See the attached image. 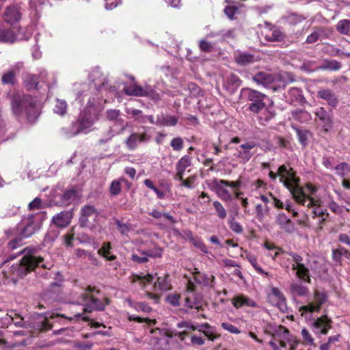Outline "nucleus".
<instances>
[{
	"label": "nucleus",
	"instance_id": "f257e3e1",
	"mask_svg": "<svg viewBox=\"0 0 350 350\" xmlns=\"http://www.w3.org/2000/svg\"><path fill=\"white\" fill-rule=\"evenodd\" d=\"M89 81L90 90H83L81 92H78L77 96V100L80 103L86 102V105L78 120L68 127L62 129L66 137L70 138L80 133H88L94 122L98 120L101 108L96 93L105 88L107 79L99 68H95L89 74Z\"/></svg>",
	"mask_w": 350,
	"mask_h": 350
},
{
	"label": "nucleus",
	"instance_id": "f03ea898",
	"mask_svg": "<svg viewBox=\"0 0 350 350\" xmlns=\"http://www.w3.org/2000/svg\"><path fill=\"white\" fill-rule=\"evenodd\" d=\"M240 97L245 101L250 102L248 110L258 114L260 124H264L274 117L273 107H266L265 100H268V97L265 94L251 88H243L241 91Z\"/></svg>",
	"mask_w": 350,
	"mask_h": 350
},
{
	"label": "nucleus",
	"instance_id": "7ed1b4c3",
	"mask_svg": "<svg viewBox=\"0 0 350 350\" xmlns=\"http://www.w3.org/2000/svg\"><path fill=\"white\" fill-rule=\"evenodd\" d=\"M278 176H280V181L291 193L295 200L301 205L310 206L314 204V200L307 198L302 188L297 185V178L292 168L288 169L284 165L278 167Z\"/></svg>",
	"mask_w": 350,
	"mask_h": 350
},
{
	"label": "nucleus",
	"instance_id": "20e7f679",
	"mask_svg": "<svg viewBox=\"0 0 350 350\" xmlns=\"http://www.w3.org/2000/svg\"><path fill=\"white\" fill-rule=\"evenodd\" d=\"M12 107L16 116L25 115L31 122H34L39 115L35 100L29 95H14L12 100Z\"/></svg>",
	"mask_w": 350,
	"mask_h": 350
},
{
	"label": "nucleus",
	"instance_id": "39448f33",
	"mask_svg": "<svg viewBox=\"0 0 350 350\" xmlns=\"http://www.w3.org/2000/svg\"><path fill=\"white\" fill-rule=\"evenodd\" d=\"M37 252L38 249L34 247H27L18 252V254H23L21 260V271L29 272L36 267H42L46 269L51 268L52 265L50 262H46L44 257L38 255Z\"/></svg>",
	"mask_w": 350,
	"mask_h": 350
},
{
	"label": "nucleus",
	"instance_id": "423d86ee",
	"mask_svg": "<svg viewBox=\"0 0 350 350\" xmlns=\"http://www.w3.org/2000/svg\"><path fill=\"white\" fill-rule=\"evenodd\" d=\"M45 219L46 213L43 211L24 215L17 226L19 235L22 238L31 237L40 229Z\"/></svg>",
	"mask_w": 350,
	"mask_h": 350
},
{
	"label": "nucleus",
	"instance_id": "0eeeda50",
	"mask_svg": "<svg viewBox=\"0 0 350 350\" xmlns=\"http://www.w3.org/2000/svg\"><path fill=\"white\" fill-rule=\"evenodd\" d=\"M95 288L91 286L88 287L77 299V304L83 306V313L92 312V311H102L105 306L109 304L106 299V303H104L99 299L96 298L92 293Z\"/></svg>",
	"mask_w": 350,
	"mask_h": 350
},
{
	"label": "nucleus",
	"instance_id": "6e6552de",
	"mask_svg": "<svg viewBox=\"0 0 350 350\" xmlns=\"http://www.w3.org/2000/svg\"><path fill=\"white\" fill-rule=\"evenodd\" d=\"M327 301V296L325 293L315 291L312 300L308 301V304L301 306L299 308L301 316H307L308 314L319 312L321 306Z\"/></svg>",
	"mask_w": 350,
	"mask_h": 350
},
{
	"label": "nucleus",
	"instance_id": "1a4fd4ad",
	"mask_svg": "<svg viewBox=\"0 0 350 350\" xmlns=\"http://www.w3.org/2000/svg\"><path fill=\"white\" fill-rule=\"evenodd\" d=\"M24 10L19 3H13L6 7L3 14V21L10 25L18 23L23 16Z\"/></svg>",
	"mask_w": 350,
	"mask_h": 350
},
{
	"label": "nucleus",
	"instance_id": "9d476101",
	"mask_svg": "<svg viewBox=\"0 0 350 350\" xmlns=\"http://www.w3.org/2000/svg\"><path fill=\"white\" fill-rule=\"evenodd\" d=\"M288 254L292 258L293 262L292 269L295 271L297 276L304 281L310 282L309 270L303 262V258L293 252H290Z\"/></svg>",
	"mask_w": 350,
	"mask_h": 350
},
{
	"label": "nucleus",
	"instance_id": "9b49d317",
	"mask_svg": "<svg viewBox=\"0 0 350 350\" xmlns=\"http://www.w3.org/2000/svg\"><path fill=\"white\" fill-rule=\"evenodd\" d=\"M315 116L318 118L322 130L325 132L329 131L334 126L332 115L327 112L323 107L316 108L314 111Z\"/></svg>",
	"mask_w": 350,
	"mask_h": 350
},
{
	"label": "nucleus",
	"instance_id": "f8f14e48",
	"mask_svg": "<svg viewBox=\"0 0 350 350\" xmlns=\"http://www.w3.org/2000/svg\"><path fill=\"white\" fill-rule=\"evenodd\" d=\"M332 320L326 314L313 319L312 327L317 335L326 334L332 327Z\"/></svg>",
	"mask_w": 350,
	"mask_h": 350
},
{
	"label": "nucleus",
	"instance_id": "ddd939ff",
	"mask_svg": "<svg viewBox=\"0 0 350 350\" xmlns=\"http://www.w3.org/2000/svg\"><path fill=\"white\" fill-rule=\"evenodd\" d=\"M256 146V144L253 141L245 142L236 148L237 152L235 157L242 163H247L250 160L253 154L251 150Z\"/></svg>",
	"mask_w": 350,
	"mask_h": 350
},
{
	"label": "nucleus",
	"instance_id": "4468645a",
	"mask_svg": "<svg viewBox=\"0 0 350 350\" xmlns=\"http://www.w3.org/2000/svg\"><path fill=\"white\" fill-rule=\"evenodd\" d=\"M150 135L144 132L138 133L133 132L125 141V144L129 150L137 149L140 143H148L150 140Z\"/></svg>",
	"mask_w": 350,
	"mask_h": 350
},
{
	"label": "nucleus",
	"instance_id": "2eb2a0df",
	"mask_svg": "<svg viewBox=\"0 0 350 350\" xmlns=\"http://www.w3.org/2000/svg\"><path fill=\"white\" fill-rule=\"evenodd\" d=\"M99 215L94 206L85 205L81 209L79 223L81 226H86L90 220L95 221Z\"/></svg>",
	"mask_w": 350,
	"mask_h": 350
},
{
	"label": "nucleus",
	"instance_id": "dca6fc26",
	"mask_svg": "<svg viewBox=\"0 0 350 350\" xmlns=\"http://www.w3.org/2000/svg\"><path fill=\"white\" fill-rule=\"evenodd\" d=\"M77 240L80 243H89L91 239L85 234H78L75 236L74 229L64 235V243L66 247H72L75 245V241Z\"/></svg>",
	"mask_w": 350,
	"mask_h": 350
},
{
	"label": "nucleus",
	"instance_id": "f3484780",
	"mask_svg": "<svg viewBox=\"0 0 350 350\" xmlns=\"http://www.w3.org/2000/svg\"><path fill=\"white\" fill-rule=\"evenodd\" d=\"M252 80L257 85H262L266 88H272L275 77L273 75L267 72H259L253 75Z\"/></svg>",
	"mask_w": 350,
	"mask_h": 350
},
{
	"label": "nucleus",
	"instance_id": "a211bd4d",
	"mask_svg": "<svg viewBox=\"0 0 350 350\" xmlns=\"http://www.w3.org/2000/svg\"><path fill=\"white\" fill-rule=\"evenodd\" d=\"M317 96L325 100L329 106L335 108L339 103V99L333 92V90L327 88H321L317 92Z\"/></svg>",
	"mask_w": 350,
	"mask_h": 350
},
{
	"label": "nucleus",
	"instance_id": "6ab92c4d",
	"mask_svg": "<svg viewBox=\"0 0 350 350\" xmlns=\"http://www.w3.org/2000/svg\"><path fill=\"white\" fill-rule=\"evenodd\" d=\"M275 223L280 228L287 233H293L295 230V224L283 212L279 213L275 218Z\"/></svg>",
	"mask_w": 350,
	"mask_h": 350
},
{
	"label": "nucleus",
	"instance_id": "aec40b11",
	"mask_svg": "<svg viewBox=\"0 0 350 350\" xmlns=\"http://www.w3.org/2000/svg\"><path fill=\"white\" fill-rule=\"evenodd\" d=\"M228 180L223 179H215L213 181L218 196L223 200H231L232 194L226 189L228 186Z\"/></svg>",
	"mask_w": 350,
	"mask_h": 350
},
{
	"label": "nucleus",
	"instance_id": "412c9836",
	"mask_svg": "<svg viewBox=\"0 0 350 350\" xmlns=\"http://www.w3.org/2000/svg\"><path fill=\"white\" fill-rule=\"evenodd\" d=\"M179 117L168 113H160L157 116L156 125L160 126H174L177 124Z\"/></svg>",
	"mask_w": 350,
	"mask_h": 350
},
{
	"label": "nucleus",
	"instance_id": "4be33fe9",
	"mask_svg": "<svg viewBox=\"0 0 350 350\" xmlns=\"http://www.w3.org/2000/svg\"><path fill=\"white\" fill-rule=\"evenodd\" d=\"M72 217L71 212L62 211L53 217L52 222L57 227L64 228L70 223Z\"/></svg>",
	"mask_w": 350,
	"mask_h": 350
},
{
	"label": "nucleus",
	"instance_id": "5701e85b",
	"mask_svg": "<svg viewBox=\"0 0 350 350\" xmlns=\"http://www.w3.org/2000/svg\"><path fill=\"white\" fill-rule=\"evenodd\" d=\"M193 289L192 287H188L187 295L185 299L184 306L190 309H196L198 311L201 310L202 306L200 304V299L193 293Z\"/></svg>",
	"mask_w": 350,
	"mask_h": 350
},
{
	"label": "nucleus",
	"instance_id": "b1692460",
	"mask_svg": "<svg viewBox=\"0 0 350 350\" xmlns=\"http://www.w3.org/2000/svg\"><path fill=\"white\" fill-rule=\"evenodd\" d=\"M232 304L233 306L236 308H239L243 306H247L251 308H256L258 306L256 302L254 300L243 295H240L234 297L232 299Z\"/></svg>",
	"mask_w": 350,
	"mask_h": 350
},
{
	"label": "nucleus",
	"instance_id": "393cba45",
	"mask_svg": "<svg viewBox=\"0 0 350 350\" xmlns=\"http://www.w3.org/2000/svg\"><path fill=\"white\" fill-rule=\"evenodd\" d=\"M142 254L144 255V256L140 257L138 255L133 254L131 255V260L138 263H144L148 260V257H161L162 255V250L160 248H157L154 251L148 250L143 252Z\"/></svg>",
	"mask_w": 350,
	"mask_h": 350
},
{
	"label": "nucleus",
	"instance_id": "a878e982",
	"mask_svg": "<svg viewBox=\"0 0 350 350\" xmlns=\"http://www.w3.org/2000/svg\"><path fill=\"white\" fill-rule=\"evenodd\" d=\"M236 63L241 66H248L255 62L254 55L245 52H238L234 55Z\"/></svg>",
	"mask_w": 350,
	"mask_h": 350
},
{
	"label": "nucleus",
	"instance_id": "bb28decb",
	"mask_svg": "<svg viewBox=\"0 0 350 350\" xmlns=\"http://www.w3.org/2000/svg\"><path fill=\"white\" fill-rule=\"evenodd\" d=\"M191 164V158L188 155L183 157L176 164V178L182 180L184 176L185 170Z\"/></svg>",
	"mask_w": 350,
	"mask_h": 350
},
{
	"label": "nucleus",
	"instance_id": "cd10ccee",
	"mask_svg": "<svg viewBox=\"0 0 350 350\" xmlns=\"http://www.w3.org/2000/svg\"><path fill=\"white\" fill-rule=\"evenodd\" d=\"M78 198V191L74 188H70L66 190L61 196V203L62 205L70 204Z\"/></svg>",
	"mask_w": 350,
	"mask_h": 350
},
{
	"label": "nucleus",
	"instance_id": "c85d7f7f",
	"mask_svg": "<svg viewBox=\"0 0 350 350\" xmlns=\"http://www.w3.org/2000/svg\"><path fill=\"white\" fill-rule=\"evenodd\" d=\"M290 291L293 297H306L309 295V289L299 282L292 283Z\"/></svg>",
	"mask_w": 350,
	"mask_h": 350
},
{
	"label": "nucleus",
	"instance_id": "c756f323",
	"mask_svg": "<svg viewBox=\"0 0 350 350\" xmlns=\"http://www.w3.org/2000/svg\"><path fill=\"white\" fill-rule=\"evenodd\" d=\"M342 67L341 63L336 59H325L319 66L320 70L337 71Z\"/></svg>",
	"mask_w": 350,
	"mask_h": 350
},
{
	"label": "nucleus",
	"instance_id": "7c9ffc66",
	"mask_svg": "<svg viewBox=\"0 0 350 350\" xmlns=\"http://www.w3.org/2000/svg\"><path fill=\"white\" fill-rule=\"evenodd\" d=\"M106 118L109 121L113 122L115 124L123 125L124 120L119 109L107 110Z\"/></svg>",
	"mask_w": 350,
	"mask_h": 350
},
{
	"label": "nucleus",
	"instance_id": "2f4dec72",
	"mask_svg": "<svg viewBox=\"0 0 350 350\" xmlns=\"http://www.w3.org/2000/svg\"><path fill=\"white\" fill-rule=\"evenodd\" d=\"M124 92L129 96H144L147 95V90L142 86L137 85H132L124 88Z\"/></svg>",
	"mask_w": 350,
	"mask_h": 350
},
{
	"label": "nucleus",
	"instance_id": "473e14b6",
	"mask_svg": "<svg viewBox=\"0 0 350 350\" xmlns=\"http://www.w3.org/2000/svg\"><path fill=\"white\" fill-rule=\"evenodd\" d=\"M16 40V36L12 29L0 28V42L13 43Z\"/></svg>",
	"mask_w": 350,
	"mask_h": 350
},
{
	"label": "nucleus",
	"instance_id": "72a5a7b5",
	"mask_svg": "<svg viewBox=\"0 0 350 350\" xmlns=\"http://www.w3.org/2000/svg\"><path fill=\"white\" fill-rule=\"evenodd\" d=\"M292 116L295 120L301 123L309 122L312 118L310 113L301 109H297L293 111Z\"/></svg>",
	"mask_w": 350,
	"mask_h": 350
},
{
	"label": "nucleus",
	"instance_id": "f704fd0d",
	"mask_svg": "<svg viewBox=\"0 0 350 350\" xmlns=\"http://www.w3.org/2000/svg\"><path fill=\"white\" fill-rule=\"evenodd\" d=\"M246 258L258 273L261 274L262 275L266 278L271 277L269 273L265 271L258 264L256 258L254 254L247 253L246 254Z\"/></svg>",
	"mask_w": 350,
	"mask_h": 350
},
{
	"label": "nucleus",
	"instance_id": "c9c22d12",
	"mask_svg": "<svg viewBox=\"0 0 350 350\" xmlns=\"http://www.w3.org/2000/svg\"><path fill=\"white\" fill-rule=\"evenodd\" d=\"M154 287L161 291H166L170 288L169 275L167 274L159 276L155 282Z\"/></svg>",
	"mask_w": 350,
	"mask_h": 350
},
{
	"label": "nucleus",
	"instance_id": "e433bc0d",
	"mask_svg": "<svg viewBox=\"0 0 350 350\" xmlns=\"http://www.w3.org/2000/svg\"><path fill=\"white\" fill-rule=\"evenodd\" d=\"M127 302L130 307L134 308L137 312L142 311L146 313H149L152 310V308L146 302H135L131 299H128Z\"/></svg>",
	"mask_w": 350,
	"mask_h": 350
},
{
	"label": "nucleus",
	"instance_id": "4c0bfd02",
	"mask_svg": "<svg viewBox=\"0 0 350 350\" xmlns=\"http://www.w3.org/2000/svg\"><path fill=\"white\" fill-rule=\"evenodd\" d=\"M126 183V180L124 178H120L117 180H114L111 183L109 187V192L111 196H118L122 190V183Z\"/></svg>",
	"mask_w": 350,
	"mask_h": 350
},
{
	"label": "nucleus",
	"instance_id": "58836bf2",
	"mask_svg": "<svg viewBox=\"0 0 350 350\" xmlns=\"http://www.w3.org/2000/svg\"><path fill=\"white\" fill-rule=\"evenodd\" d=\"M193 279L197 284L208 286L214 279V276L211 275V278L205 273L197 272L194 274Z\"/></svg>",
	"mask_w": 350,
	"mask_h": 350
},
{
	"label": "nucleus",
	"instance_id": "ea45409f",
	"mask_svg": "<svg viewBox=\"0 0 350 350\" xmlns=\"http://www.w3.org/2000/svg\"><path fill=\"white\" fill-rule=\"evenodd\" d=\"M284 33L280 29H272L269 34L266 35V39L271 42H280L284 40Z\"/></svg>",
	"mask_w": 350,
	"mask_h": 350
},
{
	"label": "nucleus",
	"instance_id": "a19ab883",
	"mask_svg": "<svg viewBox=\"0 0 350 350\" xmlns=\"http://www.w3.org/2000/svg\"><path fill=\"white\" fill-rule=\"evenodd\" d=\"M336 29L340 34L349 35L350 33V21L347 19L339 21L336 25Z\"/></svg>",
	"mask_w": 350,
	"mask_h": 350
},
{
	"label": "nucleus",
	"instance_id": "79ce46f5",
	"mask_svg": "<svg viewBox=\"0 0 350 350\" xmlns=\"http://www.w3.org/2000/svg\"><path fill=\"white\" fill-rule=\"evenodd\" d=\"M67 103L65 100L56 99V103L53 108V111L61 116H64L67 112Z\"/></svg>",
	"mask_w": 350,
	"mask_h": 350
},
{
	"label": "nucleus",
	"instance_id": "37998d69",
	"mask_svg": "<svg viewBox=\"0 0 350 350\" xmlns=\"http://www.w3.org/2000/svg\"><path fill=\"white\" fill-rule=\"evenodd\" d=\"M53 327V323L50 321L48 317L44 315L39 316V320L37 322V328L42 330L47 331L51 329Z\"/></svg>",
	"mask_w": 350,
	"mask_h": 350
},
{
	"label": "nucleus",
	"instance_id": "c03bdc74",
	"mask_svg": "<svg viewBox=\"0 0 350 350\" xmlns=\"http://www.w3.org/2000/svg\"><path fill=\"white\" fill-rule=\"evenodd\" d=\"M301 69L307 72H312L316 70H319V66L317 64L315 61L305 60L304 61Z\"/></svg>",
	"mask_w": 350,
	"mask_h": 350
},
{
	"label": "nucleus",
	"instance_id": "a18cd8bd",
	"mask_svg": "<svg viewBox=\"0 0 350 350\" xmlns=\"http://www.w3.org/2000/svg\"><path fill=\"white\" fill-rule=\"evenodd\" d=\"M25 83L29 90L36 89L39 83L38 77L36 75H28L25 78Z\"/></svg>",
	"mask_w": 350,
	"mask_h": 350
},
{
	"label": "nucleus",
	"instance_id": "49530a36",
	"mask_svg": "<svg viewBox=\"0 0 350 350\" xmlns=\"http://www.w3.org/2000/svg\"><path fill=\"white\" fill-rule=\"evenodd\" d=\"M298 140L299 143L304 146H306L308 144V137L310 135V132L306 130H301L299 129H295Z\"/></svg>",
	"mask_w": 350,
	"mask_h": 350
},
{
	"label": "nucleus",
	"instance_id": "de8ad7c7",
	"mask_svg": "<svg viewBox=\"0 0 350 350\" xmlns=\"http://www.w3.org/2000/svg\"><path fill=\"white\" fill-rule=\"evenodd\" d=\"M44 3L45 0H29V6L35 12V17L37 18L41 10V6Z\"/></svg>",
	"mask_w": 350,
	"mask_h": 350
},
{
	"label": "nucleus",
	"instance_id": "09e8293b",
	"mask_svg": "<svg viewBox=\"0 0 350 350\" xmlns=\"http://www.w3.org/2000/svg\"><path fill=\"white\" fill-rule=\"evenodd\" d=\"M214 208L217 212V217L224 219L227 215V213L223 205L219 201H215L213 204Z\"/></svg>",
	"mask_w": 350,
	"mask_h": 350
},
{
	"label": "nucleus",
	"instance_id": "8fccbe9b",
	"mask_svg": "<svg viewBox=\"0 0 350 350\" xmlns=\"http://www.w3.org/2000/svg\"><path fill=\"white\" fill-rule=\"evenodd\" d=\"M128 319L129 321H133L137 323H146L149 325H154L156 323L155 319H151L149 318H142L135 315H129Z\"/></svg>",
	"mask_w": 350,
	"mask_h": 350
},
{
	"label": "nucleus",
	"instance_id": "3c124183",
	"mask_svg": "<svg viewBox=\"0 0 350 350\" xmlns=\"http://www.w3.org/2000/svg\"><path fill=\"white\" fill-rule=\"evenodd\" d=\"M183 139L180 137H174L170 142V146L174 151H180L183 148Z\"/></svg>",
	"mask_w": 350,
	"mask_h": 350
},
{
	"label": "nucleus",
	"instance_id": "603ef678",
	"mask_svg": "<svg viewBox=\"0 0 350 350\" xmlns=\"http://www.w3.org/2000/svg\"><path fill=\"white\" fill-rule=\"evenodd\" d=\"M15 74L13 70H9L4 73L1 78L3 84H12L14 83Z\"/></svg>",
	"mask_w": 350,
	"mask_h": 350
},
{
	"label": "nucleus",
	"instance_id": "864d4df0",
	"mask_svg": "<svg viewBox=\"0 0 350 350\" xmlns=\"http://www.w3.org/2000/svg\"><path fill=\"white\" fill-rule=\"evenodd\" d=\"M323 32V31L321 29H315L307 37L306 42L312 44L317 42Z\"/></svg>",
	"mask_w": 350,
	"mask_h": 350
},
{
	"label": "nucleus",
	"instance_id": "5fc2aeb1",
	"mask_svg": "<svg viewBox=\"0 0 350 350\" xmlns=\"http://www.w3.org/2000/svg\"><path fill=\"white\" fill-rule=\"evenodd\" d=\"M116 224L119 232L123 235L126 234L131 230L130 225L122 223L119 219L116 220Z\"/></svg>",
	"mask_w": 350,
	"mask_h": 350
},
{
	"label": "nucleus",
	"instance_id": "6e6d98bb",
	"mask_svg": "<svg viewBox=\"0 0 350 350\" xmlns=\"http://www.w3.org/2000/svg\"><path fill=\"white\" fill-rule=\"evenodd\" d=\"M221 326L224 329L229 332L231 334H239L241 333V331L238 327L229 323L223 322L221 323Z\"/></svg>",
	"mask_w": 350,
	"mask_h": 350
},
{
	"label": "nucleus",
	"instance_id": "4d7b16f0",
	"mask_svg": "<svg viewBox=\"0 0 350 350\" xmlns=\"http://www.w3.org/2000/svg\"><path fill=\"white\" fill-rule=\"evenodd\" d=\"M328 207L335 214L340 215L343 213L344 207L338 205L336 202L333 200L329 202Z\"/></svg>",
	"mask_w": 350,
	"mask_h": 350
},
{
	"label": "nucleus",
	"instance_id": "13d9d810",
	"mask_svg": "<svg viewBox=\"0 0 350 350\" xmlns=\"http://www.w3.org/2000/svg\"><path fill=\"white\" fill-rule=\"evenodd\" d=\"M199 47L202 51L208 53L212 51L213 45L205 40H201L199 42Z\"/></svg>",
	"mask_w": 350,
	"mask_h": 350
},
{
	"label": "nucleus",
	"instance_id": "bf43d9fd",
	"mask_svg": "<svg viewBox=\"0 0 350 350\" xmlns=\"http://www.w3.org/2000/svg\"><path fill=\"white\" fill-rule=\"evenodd\" d=\"M230 34V31H225L224 30L217 31H211L206 35L207 38H212L215 37H219L222 39L226 38Z\"/></svg>",
	"mask_w": 350,
	"mask_h": 350
},
{
	"label": "nucleus",
	"instance_id": "052dcab7",
	"mask_svg": "<svg viewBox=\"0 0 350 350\" xmlns=\"http://www.w3.org/2000/svg\"><path fill=\"white\" fill-rule=\"evenodd\" d=\"M166 299L172 306H178L180 305V296L177 294H170L167 296Z\"/></svg>",
	"mask_w": 350,
	"mask_h": 350
},
{
	"label": "nucleus",
	"instance_id": "680f3d73",
	"mask_svg": "<svg viewBox=\"0 0 350 350\" xmlns=\"http://www.w3.org/2000/svg\"><path fill=\"white\" fill-rule=\"evenodd\" d=\"M238 11V8L233 5H227L224 8V13L225 14L230 18V19H234V16Z\"/></svg>",
	"mask_w": 350,
	"mask_h": 350
},
{
	"label": "nucleus",
	"instance_id": "e2e57ef3",
	"mask_svg": "<svg viewBox=\"0 0 350 350\" xmlns=\"http://www.w3.org/2000/svg\"><path fill=\"white\" fill-rule=\"evenodd\" d=\"M230 228L237 234H241L243 232V228L241 225L233 219L229 221Z\"/></svg>",
	"mask_w": 350,
	"mask_h": 350
},
{
	"label": "nucleus",
	"instance_id": "0e129e2a",
	"mask_svg": "<svg viewBox=\"0 0 350 350\" xmlns=\"http://www.w3.org/2000/svg\"><path fill=\"white\" fill-rule=\"evenodd\" d=\"M30 211L38 210L42 208V200L37 197L31 201L28 205Z\"/></svg>",
	"mask_w": 350,
	"mask_h": 350
},
{
	"label": "nucleus",
	"instance_id": "69168bd1",
	"mask_svg": "<svg viewBox=\"0 0 350 350\" xmlns=\"http://www.w3.org/2000/svg\"><path fill=\"white\" fill-rule=\"evenodd\" d=\"M306 18L304 17L303 16L301 15H299L298 14H296V13H293V14H291L289 16H288V21L291 24H293V25H295L297 23H301V21H303Z\"/></svg>",
	"mask_w": 350,
	"mask_h": 350
},
{
	"label": "nucleus",
	"instance_id": "338daca9",
	"mask_svg": "<svg viewBox=\"0 0 350 350\" xmlns=\"http://www.w3.org/2000/svg\"><path fill=\"white\" fill-rule=\"evenodd\" d=\"M111 244L110 243H104L102 247L98 250V254L102 256H107L110 254Z\"/></svg>",
	"mask_w": 350,
	"mask_h": 350
},
{
	"label": "nucleus",
	"instance_id": "774afa93",
	"mask_svg": "<svg viewBox=\"0 0 350 350\" xmlns=\"http://www.w3.org/2000/svg\"><path fill=\"white\" fill-rule=\"evenodd\" d=\"M202 333L208 338V340L211 341H214L217 336H215V330L213 327H212L210 325H208V327H206Z\"/></svg>",
	"mask_w": 350,
	"mask_h": 350
}]
</instances>
